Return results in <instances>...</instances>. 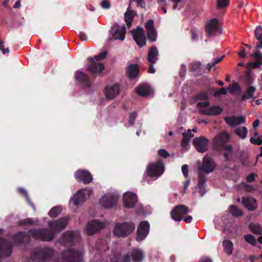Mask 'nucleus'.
Listing matches in <instances>:
<instances>
[{
	"mask_svg": "<svg viewBox=\"0 0 262 262\" xmlns=\"http://www.w3.org/2000/svg\"><path fill=\"white\" fill-rule=\"evenodd\" d=\"M229 139V136L226 132H223L219 134L214 139V142L216 146H223L225 150L224 153V157L228 159L232 152V147L230 145H224V143L228 142Z\"/></svg>",
	"mask_w": 262,
	"mask_h": 262,
	"instance_id": "1",
	"label": "nucleus"
},
{
	"mask_svg": "<svg viewBox=\"0 0 262 262\" xmlns=\"http://www.w3.org/2000/svg\"><path fill=\"white\" fill-rule=\"evenodd\" d=\"M135 228V225L131 223L117 224L114 229V234L118 237H124L131 233Z\"/></svg>",
	"mask_w": 262,
	"mask_h": 262,
	"instance_id": "2",
	"label": "nucleus"
},
{
	"mask_svg": "<svg viewBox=\"0 0 262 262\" xmlns=\"http://www.w3.org/2000/svg\"><path fill=\"white\" fill-rule=\"evenodd\" d=\"M92 193L90 188L82 189L78 191L71 200L70 204L78 206L83 203Z\"/></svg>",
	"mask_w": 262,
	"mask_h": 262,
	"instance_id": "3",
	"label": "nucleus"
},
{
	"mask_svg": "<svg viewBox=\"0 0 262 262\" xmlns=\"http://www.w3.org/2000/svg\"><path fill=\"white\" fill-rule=\"evenodd\" d=\"M82 253L70 249L64 251L62 254V262H83Z\"/></svg>",
	"mask_w": 262,
	"mask_h": 262,
	"instance_id": "4",
	"label": "nucleus"
},
{
	"mask_svg": "<svg viewBox=\"0 0 262 262\" xmlns=\"http://www.w3.org/2000/svg\"><path fill=\"white\" fill-rule=\"evenodd\" d=\"M215 167L214 162L210 157L205 156L203 159L202 164L199 163L198 170L200 174L204 173L208 174L213 171Z\"/></svg>",
	"mask_w": 262,
	"mask_h": 262,
	"instance_id": "5",
	"label": "nucleus"
},
{
	"mask_svg": "<svg viewBox=\"0 0 262 262\" xmlns=\"http://www.w3.org/2000/svg\"><path fill=\"white\" fill-rule=\"evenodd\" d=\"M144 257L143 251L140 249H135L126 253L123 257V262H130L131 260L134 262L141 261Z\"/></svg>",
	"mask_w": 262,
	"mask_h": 262,
	"instance_id": "6",
	"label": "nucleus"
},
{
	"mask_svg": "<svg viewBox=\"0 0 262 262\" xmlns=\"http://www.w3.org/2000/svg\"><path fill=\"white\" fill-rule=\"evenodd\" d=\"M118 198L117 194L107 193L100 199V204L104 208H111L117 204Z\"/></svg>",
	"mask_w": 262,
	"mask_h": 262,
	"instance_id": "7",
	"label": "nucleus"
},
{
	"mask_svg": "<svg viewBox=\"0 0 262 262\" xmlns=\"http://www.w3.org/2000/svg\"><path fill=\"white\" fill-rule=\"evenodd\" d=\"M164 170V165L161 162L150 164L147 167V174L151 177H159Z\"/></svg>",
	"mask_w": 262,
	"mask_h": 262,
	"instance_id": "8",
	"label": "nucleus"
},
{
	"mask_svg": "<svg viewBox=\"0 0 262 262\" xmlns=\"http://www.w3.org/2000/svg\"><path fill=\"white\" fill-rule=\"evenodd\" d=\"M29 233L35 238L43 241H50L53 238V234L48 230H31Z\"/></svg>",
	"mask_w": 262,
	"mask_h": 262,
	"instance_id": "9",
	"label": "nucleus"
},
{
	"mask_svg": "<svg viewBox=\"0 0 262 262\" xmlns=\"http://www.w3.org/2000/svg\"><path fill=\"white\" fill-rule=\"evenodd\" d=\"M106 224L105 222H99L96 220L90 221L86 226V231L89 235H93L104 228Z\"/></svg>",
	"mask_w": 262,
	"mask_h": 262,
	"instance_id": "10",
	"label": "nucleus"
},
{
	"mask_svg": "<svg viewBox=\"0 0 262 262\" xmlns=\"http://www.w3.org/2000/svg\"><path fill=\"white\" fill-rule=\"evenodd\" d=\"M132 33L134 39L139 47L144 46L146 43V38L144 30L142 28H138L133 30Z\"/></svg>",
	"mask_w": 262,
	"mask_h": 262,
	"instance_id": "11",
	"label": "nucleus"
},
{
	"mask_svg": "<svg viewBox=\"0 0 262 262\" xmlns=\"http://www.w3.org/2000/svg\"><path fill=\"white\" fill-rule=\"evenodd\" d=\"M189 212V209L184 205H179L176 207L171 212V216L173 220L180 221L183 216Z\"/></svg>",
	"mask_w": 262,
	"mask_h": 262,
	"instance_id": "12",
	"label": "nucleus"
},
{
	"mask_svg": "<svg viewBox=\"0 0 262 262\" xmlns=\"http://www.w3.org/2000/svg\"><path fill=\"white\" fill-rule=\"evenodd\" d=\"M220 29V25L217 19L214 18L208 21L205 26V31L209 36L216 34Z\"/></svg>",
	"mask_w": 262,
	"mask_h": 262,
	"instance_id": "13",
	"label": "nucleus"
},
{
	"mask_svg": "<svg viewBox=\"0 0 262 262\" xmlns=\"http://www.w3.org/2000/svg\"><path fill=\"white\" fill-rule=\"evenodd\" d=\"M149 230V224L147 221H143L140 223L137 230L136 239L138 241H141L145 239Z\"/></svg>",
	"mask_w": 262,
	"mask_h": 262,
	"instance_id": "14",
	"label": "nucleus"
},
{
	"mask_svg": "<svg viewBox=\"0 0 262 262\" xmlns=\"http://www.w3.org/2000/svg\"><path fill=\"white\" fill-rule=\"evenodd\" d=\"M126 29L124 26L114 25L111 28V33L115 40H123L125 37Z\"/></svg>",
	"mask_w": 262,
	"mask_h": 262,
	"instance_id": "15",
	"label": "nucleus"
},
{
	"mask_svg": "<svg viewBox=\"0 0 262 262\" xmlns=\"http://www.w3.org/2000/svg\"><path fill=\"white\" fill-rule=\"evenodd\" d=\"M75 177L77 181L88 184L92 182L93 177L90 172L86 170L79 169L75 173Z\"/></svg>",
	"mask_w": 262,
	"mask_h": 262,
	"instance_id": "16",
	"label": "nucleus"
},
{
	"mask_svg": "<svg viewBox=\"0 0 262 262\" xmlns=\"http://www.w3.org/2000/svg\"><path fill=\"white\" fill-rule=\"evenodd\" d=\"M68 219L63 218L61 220L50 222L49 223V226L53 232H59L66 227L68 224Z\"/></svg>",
	"mask_w": 262,
	"mask_h": 262,
	"instance_id": "17",
	"label": "nucleus"
},
{
	"mask_svg": "<svg viewBox=\"0 0 262 262\" xmlns=\"http://www.w3.org/2000/svg\"><path fill=\"white\" fill-rule=\"evenodd\" d=\"M88 61L91 62V65L88 66L86 69L93 74L101 73L104 69V66L103 63H96V60L92 57L88 58Z\"/></svg>",
	"mask_w": 262,
	"mask_h": 262,
	"instance_id": "18",
	"label": "nucleus"
},
{
	"mask_svg": "<svg viewBox=\"0 0 262 262\" xmlns=\"http://www.w3.org/2000/svg\"><path fill=\"white\" fill-rule=\"evenodd\" d=\"M193 144L197 150L200 152L203 153L207 150L208 140L202 136L194 138Z\"/></svg>",
	"mask_w": 262,
	"mask_h": 262,
	"instance_id": "19",
	"label": "nucleus"
},
{
	"mask_svg": "<svg viewBox=\"0 0 262 262\" xmlns=\"http://www.w3.org/2000/svg\"><path fill=\"white\" fill-rule=\"evenodd\" d=\"M137 202L136 194L130 192H126L123 195L124 205L126 208H133Z\"/></svg>",
	"mask_w": 262,
	"mask_h": 262,
	"instance_id": "20",
	"label": "nucleus"
},
{
	"mask_svg": "<svg viewBox=\"0 0 262 262\" xmlns=\"http://www.w3.org/2000/svg\"><path fill=\"white\" fill-rule=\"evenodd\" d=\"M224 120L229 126L232 127L244 124L246 122V118L243 116L226 117Z\"/></svg>",
	"mask_w": 262,
	"mask_h": 262,
	"instance_id": "21",
	"label": "nucleus"
},
{
	"mask_svg": "<svg viewBox=\"0 0 262 262\" xmlns=\"http://www.w3.org/2000/svg\"><path fill=\"white\" fill-rule=\"evenodd\" d=\"M147 31V38L151 41H155L157 39V32L154 25V21L149 19L145 25Z\"/></svg>",
	"mask_w": 262,
	"mask_h": 262,
	"instance_id": "22",
	"label": "nucleus"
},
{
	"mask_svg": "<svg viewBox=\"0 0 262 262\" xmlns=\"http://www.w3.org/2000/svg\"><path fill=\"white\" fill-rule=\"evenodd\" d=\"M119 93V87L117 84L108 85L105 89V95L109 99H114Z\"/></svg>",
	"mask_w": 262,
	"mask_h": 262,
	"instance_id": "23",
	"label": "nucleus"
},
{
	"mask_svg": "<svg viewBox=\"0 0 262 262\" xmlns=\"http://www.w3.org/2000/svg\"><path fill=\"white\" fill-rule=\"evenodd\" d=\"M243 203L245 207L249 210H255L257 207V204L255 199L252 198H243Z\"/></svg>",
	"mask_w": 262,
	"mask_h": 262,
	"instance_id": "24",
	"label": "nucleus"
},
{
	"mask_svg": "<svg viewBox=\"0 0 262 262\" xmlns=\"http://www.w3.org/2000/svg\"><path fill=\"white\" fill-rule=\"evenodd\" d=\"M137 93L141 96H148L152 93L150 86L146 84H141L136 88Z\"/></svg>",
	"mask_w": 262,
	"mask_h": 262,
	"instance_id": "25",
	"label": "nucleus"
},
{
	"mask_svg": "<svg viewBox=\"0 0 262 262\" xmlns=\"http://www.w3.org/2000/svg\"><path fill=\"white\" fill-rule=\"evenodd\" d=\"M222 112V108L219 106H213L201 110V112L207 115H217Z\"/></svg>",
	"mask_w": 262,
	"mask_h": 262,
	"instance_id": "26",
	"label": "nucleus"
},
{
	"mask_svg": "<svg viewBox=\"0 0 262 262\" xmlns=\"http://www.w3.org/2000/svg\"><path fill=\"white\" fill-rule=\"evenodd\" d=\"M11 253V247L5 240H0V253L3 256H9Z\"/></svg>",
	"mask_w": 262,
	"mask_h": 262,
	"instance_id": "27",
	"label": "nucleus"
},
{
	"mask_svg": "<svg viewBox=\"0 0 262 262\" xmlns=\"http://www.w3.org/2000/svg\"><path fill=\"white\" fill-rule=\"evenodd\" d=\"M75 78L77 80L83 83L84 85L88 87L90 85V81L86 74L81 71H77L75 73Z\"/></svg>",
	"mask_w": 262,
	"mask_h": 262,
	"instance_id": "28",
	"label": "nucleus"
},
{
	"mask_svg": "<svg viewBox=\"0 0 262 262\" xmlns=\"http://www.w3.org/2000/svg\"><path fill=\"white\" fill-rule=\"evenodd\" d=\"M158 56V51L157 49L155 47L151 48L147 55L148 61L150 63L154 64L157 60Z\"/></svg>",
	"mask_w": 262,
	"mask_h": 262,
	"instance_id": "29",
	"label": "nucleus"
},
{
	"mask_svg": "<svg viewBox=\"0 0 262 262\" xmlns=\"http://www.w3.org/2000/svg\"><path fill=\"white\" fill-rule=\"evenodd\" d=\"M134 15V12L131 10L130 7H128L126 12L124 13V20L128 28L132 26Z\"/></svg>",
	"mask_w": 262,
	"mask_h": 262,
	"instance_id": "30",
	"label": "nucleus"
},
{
	"mask_svg": "<svg viewBox=\"0 0 262 262\" xmlns=\"http://www.w3.org/2000/svg\"><path fill=\"white\" fill-rule=\"evenodd\" d=\"M127 74L130 79L135 78L139 73V68L137 64L129 65L127 70Z\"/></svg>",
	"mask_w": 262,
	"mask_h": 262,
	"instance_id": "31",
	"label": "nucleus"
},
{
	"mask_svg": "<svg viewBox=\"0 0 262 262\" xmlns=\"http://www.w3.org/2000/svg\"><path fill=\"white\" fill-rule=\"evenodd\" d=\"M193 136L194 135L191 133L190 129H188L187 132L183 133L182 145L184 147H186L189 145L190 139L192 138Z\"/></svg>",
	"mask_w": 262,
	"mask_h": 262,
	"instance_id": "32",
	"label": "nucleus"
},
{
	"mask_svg": "<svg viewBox=\"0 0 262 262\" xmlns=\"http://www.w3.org/2000/svg\"><path fill=\"white\" fill-rule=\"evenodd\" d=\"M225 252L228 255H231L232 253L233 245L230 241H224L223 243Z\"/></svg>",
	"mask_w": 262,
	"mask_h": 262,
	"instance_id": "33",
	"label": "nucleus"
},
{
	"mask_svg": "<svg viewBox=\"0 0 262 262\" xmlns=\"http://www.w3.org/2000/svg\"><path fill=\"white\" fill-rule=\"evenodd\" d=\"M235 133L240 138L245 139L247 137L248 134V129L245 126L239 127L235 129Z\"/></svg>",
	"mask_w": 262,
	"mask_h": 262,
	"instance_id": "34",
	"label": "nucleus"
},
{
	"mask_svg": "<svg viewBox=\"0 0 262 262\" xmlns=\"http://www.w3.org/2000/svg\"><path fill=\"white\" fill-rule=\"evenodd\" d=\"M75 239V236L73 232H69L64 233L62 237V241L64 244L72 242Z\"/></svg>",
	"mask_w": 262,
	"mask_h": 262,
	"instance_id": "35",
	"label": "nucleus"
},
{
	"mask_svg": "<svg viewBox=\"0 0 262 262\" xmlns=\"http://www.w3.org/2000/svg\"><path fill=\"white\" fill-rule=\"evenodd\" d=\"M255 88L253 86H249L246 91L245 94L243 96V99H249L252 98L253 96V94L255 91Z\"/></svg>",
	"mask_w": 262,
	"mask_h": 262,
	"instance_id": "36",
	"label": "nucleus"
},
{
	"mask_svg": "<svg viewBox=\"0 0 262 262\" xmlns=\"http://www.w3.org/2000/svg\"><path fill=\"white\" fill-rule=\"evenodd\" d=\"M229 211L233 215L235 216L243 215V211L235 205H231L229 207Z\"/></svg>",
	"mask_w": 262,
	"mask_h": 262,
	"instance_id": "37",
	"label": "nucleus"
},
{
	"mask_svg": "<svg viewBox=\"0 0 262 262\" xmlns=\"http://www.w3.org/2000/svg\"><path fill=\"white\" fill-rule=\"evenodd\" d=\"M61 210L60 207H54L50 210L49 214L51 217H55L61 212Z\"/></svg>",
	"mask_w": 262,
	"mask_h": 262,
	"instance_id": "38",
	"label": "nucleus"
},
{
	"mask_svg": "<svg viewBox=\"0 0 262 262\" xmlns=\"http://www.w3.org/2000/svg\"><path fill=\"white\" fill-rule=\"evenodd\" d=\"M240 90V86L237 83H234L228 88L229 92L230 94L238 93Z\"/></svg>",
	"mask_w": 262,
	"mask_h": 262,
	"instance_id": "39",
	"label": "nucleus"
},
{
	"mask_svg": "<svg viewBox=\"0 0 262 262\" xmlns=\"http://www.w3.org/2000/svg\"><path fill=\"white\" fill-rule=\"evenodd\" d=\"M245 241L250 244L251 245L254 246L256 244V239L255 237L251 234H249L244 236Z\"/></svg>",
	"mask_w": 262,
	"mask_h": 262,
	"instance_id": "40",
	"label": "nucleus"
},
{
	"mask_svg": "<svg viewBox=\"0 0 262 262\" xmlns=\"http://www.w3.org/2000/svg\"><path fill=\"white\" fill-rule=\"evenodd\" d=\"M250 142L254 144L261 145L262 144V136L251 137Z\"/></svg>",
	"mask_w": 262,
	"mask_h": 262,
	"instance_id": "41",
	"label": "nucleus"
},
{
	"mask_svg": "<svg viewBox=\"0 0 262 262\" xmlns=\"http://www.w3.org/2000/svg\"><path fill=\"white\" fill-rule=\"evenodd\" d=\"M250 229L254 233L260 234L261 233V228L258 225L251 224L250 225Z\"/></svg>",
	"mask_w": 262,
	"mask_h": 262,
	"instance_id": "42",
	"label": "nucleus"
},
{
	"mask_svg": "<svg viewBox=\"0 0 262 262\" xmlns=\"http://www.w3.org/2000/svg\"><path fill=\"white\" fill-rule=\"evenodd\" d=\"M107 55V52L106 51H101L100 54L97 56H94L93 58L96 61L102 60L106 57Z\"/></svg>",
	"mask_w": 262,
	"mask_h": 262,
	"instance_id": "43",
	"label": "nucleus"
},
{
	"mask_svg": "<svg viewBox=\"0 0 262 262\" xmlns=\"http://www.w3.org/2000/svg\"><path fill=\"white\" fill-rule=\"evenodd\" d=\"M209 103L208 101L205 100L202 102H200L197 104V107L199 109L201 112V110L204 108H208Z\"/></svg>",
	"mask_w": 262,
	"mask_h": 262,
	"instance_id": "44",
	"label": "nucleus"
},
{
	"mask_svg": "<svg viewBox=\"0 0 262 262\" xmlns=\"http://www.w3.org/2000/svg\"><path fill=\"white\" fill-rule=\"evenodd\" d=\"M255 37L258 40H262V28L257 27L255 30Z\"/></svg>",
	"mask_w": 262,
	"mask_h": 262,
	"instance_id": "45",
	"label": "nucleus"
},
{
	"mask_svg": "<svg viewBox=\"0 0 262 262\" xmlns=\"http://www.w3.org/2000/svg\"><path fill=\"white\" fill-rule=\"evenodd\" d=\"M229 4L228 0H217V7L223 8L228 6Z\"/></svg>",
	"mask_w": 262,
	"mask_h": 262,
	"instance_id": "46",
	"label": "nucleus"
},
{
	"mask_svg": "<svg viewBox=\"0 0 262 262\" xmlns=\"http://www.w3.org/2000/svg\"><path fill=\"white\" fill-rule=\"evenodd\" d=\"M137 117V114L135 112H133L130 114L129 117V123L130 125H132L134 123V120Z\"/></svg>",
	"mask_w": 262,
	"mask_h": 262,
	"instance_id": "47",
	"label": "nucleus"
},
{
	"mask_svg": "<svg viewBox=\"0 0 262 262\" xmlns=\"http://www.w3.org/2000/svg\"><path fill=\"white\" fill-rule=\"evenodd\" d=\"M182 171L184 176L187 178L188 176V168L187 165H183L182 167Z\"/></svg>",
	"mask_w": 262,
	"mask_h": 262,
	"instance_id": "48",
	"label": "nucleus"
},
{
	"mask_svg": "<svg viewBox=\"0 0 262 262\" xmlns=\"http://www.w3.org/2000/svg\"><path fill=\"white\" fill-rule=\"evenodd\" d=\"M158 154L164 158H166L169 157V154L167 151L165 149H160L158 150Z\"/></svg>",
	"mask_w": 262,
	"mask_h": 262,
	"instance_id": "49",
	"label": "nucleus"
},
{
	"mask_svg": "<svg viewBox=\"0 0 262 262\" xmlns=\"http://www.w3.org/2000/svg\"><path fill=\"white\" fill-rule=\"evenodd\" d=\"M191 38L193 40H197L198 39V34L195 30H192L191 31Z\"/></svg>",
	"mask_w": 262,
	"mask_h": 262,
	"instance_id": "50",
	"label": "nucleus"
},
{
	"mask_svg": "<svg viewBox=\"0 0 262 262\" xmlns=\"http://www.w3.org/2000/svg\"><path fill=\"white\" fill-rule=\"evenodd\" d=\"M101 6L104 9H108L110 7V4L108 1L103 0L101 2Z\"/></svg>",
	"mask_w": 262,
	"mask_h": 262,
	"instance_id": "51",
	"label": "nucleus"
},
{
	"mask_svg": "<svg viewBox=\"0 0 262 262\" xmlns=\"http://www.w3.org/2000/svg\"><path fill=\"white\" fill-rule=\"evenodd\" d=\"M205 183V178L203 177H200V178H199V181L198 185L200 188H202L203 187Z\"/></svg>",
	"mask_w": 262,
	"mask_h": 262,
	"instance_id": "52",
	"label": "nucleus"
},
{
	"mask_svg": "<svg viewBox=\"0 0 262 262\" xmlns=\"http://www.w3.org/2000/svg\"><path fill=\"white\" fill-rule=\"evenodd\" d=\"M255 176L256 175L254 173H251L247 177V181L249 182L254 181L255 179Z\"/></svg>",
	"mask_w": 262,
	"mask_h": 262,
	"instance_id": "53",
	"label": "nucleus"
},
{
	"mask_svg": "<svg viewBox=\"0 0 262 262\" xmlns=\"http://www.w3.org/2000/svg\"><path fill=\"white\" fill-rule=\"evenodd\" d=\"M255 58L258 60H260L262 58V54L259 52H256L253 54Z\"/></svg>",
	"mask_w": 262,
	"mask_h": 262,
	"instance_id": "54",
	"label": "nucleus"
},
{
	"mask_svg": "<svg viewBox=\"0 0 262 262\" xmlns=\"http://www.w3.org/2000/svg\"><path fill=\"white\" fill-rule=\"evenodd\" d=\"M79 36L82 40H85L87 38L86 34L82 32H80L79 34Z\"/></svg>",
	"mask_w": 262,
	"mask_h": 262,
	"instance_id": "55",
	"label": "nucleus"
},
{
	"mask_svg": "<svg viewBox=\"0 0 262 262\" xmlns=\"http://www.w3.org/2000/svg\"><path fill=\"white\" fill-rule=\"evenodd\" d=\"M3 44V42H0V47H1V50L3 51V54H5L6 53H8L9 52V50L8 48H7V49L4 48Z\"/></svg>",
	"mask_w": 262,
	"mask_h": 262,
	"instance_id": "56",
	"label": "nucleus"
},
{
	"mask_svg": "<svg viewBox=\"0 0 262 262\" xmlns=\"http://www.w3.org/2000/svg\"><path fill=\"white\" fill-rule=\"evenodd\" d=\"M157 3L162 6H167V3L166 0H157Z\"/></svg>",
	"mask_w": 262,
	"mask_h": 262,
	"instance_id": "57",
	"label": "nucleus"
},
{
	"mask_svg": "<svg viewBox=\"0 0 262 262\" xmlns=\"http://www.w3.org/2000/svg\"><path fill=\"white\" fill-rule=\"evenodd\" d=\"M223 58V56L221 58L214 59L212 61L213 64L214 66L215 64L218 63L220 61H221L222 60Z\"/></svg>",
	"mask_w": 262,
	"mask_h": 262,
	"instance_id": "58",
	"label": "nucleus"
},
{
	"mask_svg": "<svg viewBox=\"0 0 262 262\" xmlns=\"http://www.w3.org/2000/svg\"><path fill=\"white\" fill-rule=\"evenodd\" d=\"M19 191L21 193H22L26 196V199L27 200H29L28 195L27 194V193L26 191L24 189H23V188H19Z\"/></svg>",
	"mask_w": 262,
	"mask_h": 262,
	"instance_id": "59",
	"label": "nucleus"
},
{
	"mask_svg": "<svg viewBox=\"0 0 262 262\" xmlns=\"http://www.w3.org/2000/svg\"><path fill=\"white\" fill-rule=\"evenodd\" d=\"M155 69H154V67L153 66V64L150 63V65L149 66V70L148 71V73H154L155 72Z\"/></svg>",
	"mask_w": 262,
	"mask_h": 262,
	"instance_id": "60",
	"label": "nucleus"
},
{
	"mask_svg": "<svg viewBox=\"0 0 262 262\" xmlns=\"http://www.w3.org/2000/svg\"><path fill=\"white\" fill-rule=\"evenodd\" d=\"M171 2L174 3V5H173L172 9H176L177 7V4L181 2V0H170Z\"/></svg>",
	"mask_w": 262,
	"mask_h": 262,
	"instance_id": "61",
	"label": "nucleus"
},
{
	"mask_svg": "<svg viewBox=\"0 0 262 262\" xmlns=\"http://www.w3.org/2000/svg\"><path fill=\"white\" fill-rule=\"evenodd\" d=\"M238 55L239 56L241 57V58H244L246 56V55H245V49H242L239 53H238Z\"/></svg>",
	"mask_w": 262,
	"mask_h": 262,
	"instance_id": "62",
	"label": "nucleus"
},
{
	"mask_svg": "<svg viewBox=\"0 0 262 262\" xmlns=\"http://www.w3.org/2000/svg\"><path fill=\"white\" fill-rule=\"evenodd\" d=\"M183 219L185 222L189 223L191 222V221L192 220V217L191 216H188L187 217H185Z\"/></svg>",
	"mask_w": 262,
	"mask_h": 262,
	"instance_id": "63",
	"label": "nucleus"
},
{
	"mask_svg": "<svg viewBox=\"0 0 262 262\" xmlns=\"http://www.w3.org/2000/svg\"><path fill=\"white\" fill-rule=\"evenodd\" d=\"M199 262H212L211 260L208 257H203L202 258Z\"/></svg>",
	"mask_w": 262,
	"mask_h": 262,
	"instance_id": "64",
	"label": "nucleus"
}]
</instances>
